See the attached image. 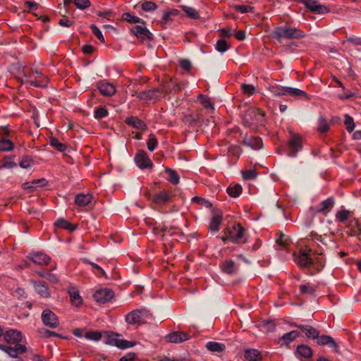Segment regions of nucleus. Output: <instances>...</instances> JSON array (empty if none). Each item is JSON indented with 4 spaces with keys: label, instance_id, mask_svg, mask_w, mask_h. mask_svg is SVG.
Instances as JSON below:
<instances>
[{
    "label": "nucleus",
    "instance_id": "338daca9",
    "mask_svg": "<svg viewBox=\"0 0 361 361\" xmlns=\"http://www.w3.org/2000/svg\"><path fill=\"white\" fill-rule=\"evenodd\" d=\"M257 176L255 171L252 169L243 171V177L245 180H253L256 178Z\"/></svg>",
    "mask_w": 361,
    "mask_h": 361
},
{
    "label": "nucleus",
    "instance_id": "0e129e2a",
    "mask_svg": "<svg viewBox=\"0 0 361 361\" xmlns=\"http://www.w3.org/2000/svg\"><path fill=\"white\" fill-rule=\"evenodd\" d=\"M87 339L92 341H99L102 338V333L100 331H90L85 335Z\"/></svg>",
    "mask_w": 361,
    "mask_h": 361
},
{
    "label": "nucleus",
    "instance_id": "13d9d810",
    "mask_svg": "<svg viewBox=\"0 0 361 361\" xmlns=\"http://www.w3.org/2000/svg\"><path fill=\"white\" fill-rule=\"evenodd\" d=\"M345 125L346 126V130L349 133H352L355 129V123L353 118L348 114L345 116Z\"/></svg>",
    "mask_w": 361,
    "mask_h": 361
},
{
    "label": "nucleus",
    "instance_id": "603ef678",
    "mask_svg": "<svg viewBox=\"0 0 361 361\" xmlns=\"http://www.w3.org/2000/svg\"><path fill=\"white\" fill-rule=\"evenodd\" d=\"M183 11L190 18L198 19L200 18L198 11L192 7L183 6Z\"/></svg>",
    "mask_w": 361,
    "mask_h": 361
},
{
    "label": "nucleus",
    "instance_id": "4be33fe9",
    "mask_svg": "<svg viewBox=\"0 0 361 361\" xmlns=\"http://www.w3.org/2000/svg\"><path fill=\"white\" fill-rule=\"evenodd\" d=\"M166 338L169 342L178 343L188 340L190 336L183 331H175L168 334Z\"/></svg>",
    "mask_w": 361,
    "mask_h": 361
},
{
    "label": "nucleus",
    "instance_id": "72a5a7b5",
    "mask_svg": "<svg viewBox=\"0 0 361 361\" xmlns=\"http://www.w3.org/2000/svg\"><path fill=\"white\" fill-rule=\"evenodd\" d=\"M205 347L208 350L214 353H221L226 349V346L224 343L215 341L207 342Z\"/></svg>",
    "mask_w": 361,
    "mask_h": 361
},
{
    "label": "nucleus",
    "instance_id": "052dcab7",
    "mask_svg": "<svg viewBox=\"0 0 361 361\" xmlns=\"http://www.w3.org/2000/svg\"><path fill=\"white\" fill-rule=\"evenodd\" d=\"M108 111L105 107H99L94 111V118L97 119L102 118L108 116Z\"/></svg>",
    "mask_w": 361,
    "mask_h": 361
},
{
    "label": "nucleus",
    "instance_id": "c756f323",
    "mask_svg": "<svg viewBox=\"0 0 361 361\" xmlns=\"http://www.w3.org/2000/svg\"><path fill=\"white\" fill-rule=\"evenodd\" d=\"M184 123L189 126H193L197 123H200L203 121V118L200 114H188L185 115L183 118Z\"/></svg>",
    "mask_w": 361,
    "mask_h": 361
},
{
    "label": "nucleus",
    "instance_id": "864d4df0",
    "mask_svg": "<svg viewBox=\"0 0 361 361\" xmlns=\"http://www.w3.org/2000/svg\"><path fill=\"white\" fill-rule=\"evenodd\" d=\"M73 4L80 10H85L91 6L90 0H74Z\"/></svg>",
    "mask_w": 361,
    "mask_h": 361
},
{
    "label": "nucleus",
    "instance_id": "39448f33",
    "mask_svg": "<svg viewBox=\"0 0 361 361\" xmlns=\"http://www.w3.org/2000/svg\"><path fill=\"white\" fill-rule=\"evenodd\" d=\"M300 2L314 14H325L331 11L329 7L321 4L317 0H300Z\"/></svg>",
    "mask_w": 361,
    "mask_h": 361
},
{
    "label": "nucleus",
    "instance_id": "a211bd4d",
    "mask_svg": "<svg viewBox=\"0 0 361 361\" xmlns=\"http://www.w3.org/2000/svg\"><path fill=\"white\" fill-rule=\"evenodd\" d=\"M97 89L99 90V92L105 97H111L116 92L115 86L113 84L107 82L104 80L99 81L97 83Z\"/></svg>",
    "mask_w": 361,
    "mask_h": 361
},
{
    "label": "nucleus",
    "instance_id": "37998d69",
    "mask_svg": "<svg viewBox=\"0 0 361 361\" xmlns=\"http://www.w3.org/2000/svg\"><path fill=\"white\" fill-rule=\"evenodd\" d=\"M350 226H352L351 235L357 236L360 239H361V226L358 220L355 219L351 222Z\"/></svg>",
    "mask_w": 361,
    "mask_h": 361
},
{
    "label": "nucleus",
    "instance_id": "6ab92c4d",
    "mask_svg": "<svg viewBox=\"0 0 361 361\" xmlns=\"http://www.w3.org/2000/svg\"><path fill=\"white\" fill-rule=\"evenodd\" d=\"M130 31L138 39H140L141 40H145L146 39H152V34L145 27H142L140 25H135L130 29Z\"/></svg>",
    "mask_w": 361,
    "mask_h": 361
},
{
    "label": "nucleus",
    "instance_id": "b1692460",
    "mask_svg": "<svg viewBox=\"0 0 361 361\" xmlns=\"http://www.w3.org/2000/svg\"><path fill=\"white\" fill-rule=\"evenodd\" d=\"M295 354L297 357H304L308 359L312 357L313 351L312 348L308 345L301 344L298 345Z\"/></svg>",
    "mask_w": 361,
    "mask_h": 361
},
{
    "label": "nucleus",
    "instance_id": "9b49d317",
    "mask_svg": "<svg viewBox=\"0 0 361 361\" xmlns=\"http://www.w3.org/2000/svg\"><path fill=\"white\" fill-rule=\"evenodd\" d=\"M223 220L222 212L219 209H212V216L209 221V229L212 232H217L219 231V226Z\"/></svg>",
    "mask_w": 361,
    "mask_h": 361
},
{
    "label": "nucleus",
    "instance_id": "09e8293b",
    "mask_svg": "<svg viewBox=\"0 0 361 361\" xmlns=\"http://www.w3.org/2000/svg\"><path fill=\"white\" fill-rule=\"evenodd\" d=\"M37 274L42 278H45L50 282L53 283H56L58 282V279L56 276L51 272H45V271H38Z\"/></svg>",
    "mask_w": 361,
    "mask_h": 361
},
{
    "label": "nucleus",
    "instance_id": "c9c22d12",
    "mask_svg": "<svg viewBox=\"0 0 361 361\" xmlns=\"http://www.w3.org/2000/svg\"><path fill=\"white\" fill-rule=\"evenodd\" d=\"M300 294H307L310 295H314L316 292L315 286L310 284V283L305 282L300 286Z\"/></svg>",
    "mask_w": 361,
    "mask_h": 361
},
{
    "label": "nucleus",
    "instance_id": "58836bf2",
    "mask_svg": "<svg viewBox=\"0 0 361 361\" xmlns=\"http://www.w3.org/2000/svg\"><path fill=\"white\" fill-rule=\"evenodd\" d=\"M49 145L61 152H65L67 148L65 144L60 142L59 140L54 137L49 138Z\"/></svg>",
    "mask_w": 361,
    "mask_h": 361
},
{
    "label": "nucleus",
    "instance_id": "a878e982",
    "mask_svg": "<svg viewBox=\"0 0 361 361\" xmlns=\"http://www.w3.org/2000/svg\"><path fill=\"white\" fill-rule=\"evenodd\" d=\"M244 357L245 361H262V359L261 353L254 348L245 350Z\"/></svg>",
    "mask_w": 361,
    "mask_h": 361
},
{
    "label": "nucleus",
    "instance_id": "a18cd8bd",
    "mask_svg": "<svg viewBox=\"0 0 361 361\" xmlns=\"http://www.w3.org/2000/svg\"><path fill=\"white\" fill-rule=\"evenodd\" d=\"M269 90L274 96L286 95V87L274 86L269 87Z\"/></svg>",
    "mask_w": 361,
    "mask_h": 361
},
{
    "label": "nucleus",
    "instance_id": "473e14b6",
    "mask_svg": "<svg viewBox=\"0 0 361 361\" xmlns=\"http://www.w3.org/2000/svg\"><path fill=\"white\" fill-rule=\"evenodd\" d=\"M286 95L302 97V98H305L306 100L310 99L309 95L305 91L298 89V88L286 87Z\"/></svg>",
    "mask_w": 361,
    "mask_h": 361
},
{
    "label": "nucleus",
    "instance_id": "680f3d73",
    "mask_svg": "<svg viewBox=\"0 0 361 361\" xmlns=\"http://www.w3.org/2000/svg\"><path fill=\"white\" fill-rule=\"evenodd\" d=\"M241 90L243 92L248 96L253 95L255 92V86L250 84H243L241 85Z\"/></svg>",
    "mask_w": 361,
    "mask_h": 361
},
{
    "label": "nucleus",
    "instance_id": "774afa93",
    "mask_svg": "<svg viewBox=\"0 0 361 361\" xmlns=\"http://www.w3.org/2000/svg\"><path fill=\"white\" fill-rule=\"evenodd\" d=\"M350 42L352 43L354 45H356V46H361V37H347L345 41H343V44L345 42Z\"/></svg>",
    "mask_w": 361,
    "mask_h": 361
},
{
    "label": "nucleus",
    "instance_id": "f3484780",
    "mask_svg": "<svg viewBox=\"0 0 361 361\" xmlns=\"http://www.w3.org/2000/svg\"><path fill=\"white\" fill-rule=\"evenodd\" d=\"M316 339L317 345H328L329 348H332L334 352H339L338 345L331 336L329 335H319L318 337L316 338Z\"/></svg>",
    "mask_w": 361,
    "mask_h": 361
},
{
    "label": "nucleus",
    "instance_id": "f8f14e48",
    "mask_svg": "<svg viewBox=\"0 0 361 361\" xmlns=\"http://www.w3.org/2000/svg\"><path fill=\"white\" fill-rule=\"evenodd\" d=\"M136 165L141 169L152 168L153 164L145 151H138L134 157Z\"/></svg>",
    "mask_w": 361,
    "mask_h": 361
},
{
    "label": "nucleus",
    "instance_id": "ea45409f",
    "mask_svg": "<svg viewBox=\"0 0 361 361\" xmlns=\"http://www.w3.org/2000/svg\"><path fill=\"white\" fill-rule=\"evenodd\" d=\"M165 172L169 175V180L173 185H177L179 183L180 177L178 173L171 169L166 168Z\"/></svg>",
    "mask_w": 361,
    "mask_h": 361
},
{
    "label": "nucleus",
    "instance_id": "2eb2a0df",
    "mask_svg": "<svg viewBox=\"0 0 361 361\" xmlns=\"http://www.w3.org/2000/svg\"><path fill=\"white\" fill-rule=\"evenodd\" d=\"M288 148L290 151L288 156L290 157H295L300 149L302 147L301 137L295 134L291 135L290 139L288 141Z\"/></svg>",
    "mask_w": 361,
    "mask_h": 361
},
{
    "label": "nucleus",
    "instance_id": "423d86ee",
    "mask_svg": "<svg viewBox=\"0 0 361 361\" xmlns=\"http://www.w3.org/2000/svg\"><path fill=\"white\" fill-rule=\"evenodd\" d=\"M106 344L116 346L120 349H127L129 348H132L135 345V342L128 341L123 339H120L118 338V334L114 333H106V341H105Z\"/></svg>",
    "mask_w": 361,
    "mask_h": 361
},
{
    "label": "nucleus",
    "instance_id": "cd10ccee",
    "mask_svg": "<svg viewBox=\"0 0 361 361\" xmlns=\"http://www.w3.org/2000/svg\"><path fill=\"white\" fill-rule=\"evenodd\" d=\"M126 123L138 130H145L147 126L143 121L136 116H130L126 119Z\"/></svg>",
    "mask_w": 361,
    "mask_h": 361
},
{
    "label": "nucleus",
    "instance_id": "aec40b11",
    "mask_svg": "<svg viewBox=\"0 0 361 361\" xmlns=\"http://www.w3.org/2000/svg\"><path fill=\"white\" fill-rule=\"evenodd\" d=\"M4 340L8 343L15 344L22 341V334L16 329H10L3 334Z\"/></svg>",
    "mask_w": 361,
    "mask_h": 361
},
{
    "label": "nucleus",
    "instance_id": "5fc2aeb1",
    "mask_svg": "<svg viewBox=\"0 0 361 361\" xmlns=\"http://www.w3.org/2000/svg\"><path fill=\"white\" fill-rule=\"evenodd\" d=\"M192 201L197 202L198 204L202 205L206 208H212V203L207 199L195 196L192 198Z\"/></svg>",
    "mask_w": 361,
    "mask_h": 361
},
{
    "label": "nucleus",
    "instance_id": "bb28decb",
    "mask_svg": "<svg viewBox=\"0 0 361 361\" xmlns=\"http://www.w3.org/2000/svg\"><path fill=\"white\" fill-rule=\"evenodd\" d=\"M68 293L69 294L71 302L73 305L78 307L82 303V299L80 295L78 290L76 288H69Z\"/></svg>",
    "mask_w": 361,
    "mask_h": 361
},
{
    "label": "nucleus",
    "instance_id": "e2e57ef3",
    "mask_svg": "<svg viewBox=\"0 0 361 361\" xmlns=\"http://www.w3.org/2000/svg\"><path fill=\"white\" fill-rule=\"evenodd\" d=\"M157 145H158L157 139L154 135L151 136L147 142V149L150 152L154 151L155 149V148L157 147Z\"/></svg>",
    "mask_w": 361,
    "mask_h": 361
},
{
    "label": "nucleus",
    "instance_id": "f704fd0d",
    "mask_svg": "<svg viewBox=\"0 0 361 361\" xmlns=\"http://www.w3.org/2000/svg\"><path fill=\"white\" fill-rule=\"evenodd\" d=\"M222 271L228 274H233L237 271V266L231 259L226 260L222 267Z\"/></svg>",
    "mask_w": 361,
    "mask_h": 361
},
{
    "label": "nucleus",
    "instance_id": "4d7b16f0",
    "mask_svg": "<svg viewBox=\"0 0 361 361\" xmlns=\"http://www.w3.org/2000/svg\"><path fill=\"white\" fill-rule=\"evenodd\" d=\"M229 48L227 42L225 39H219L216 44V49L221 53L226 51Z\"/></svg>",
    "mask_w": 361,
    "mask_h": 361
},
{
    "label": "nucleus",
    "instance_id": "7c9ffc66",
    "mask_svg": "<svg viewBox=\"0 0 361 361\" xmlns=\"http://www.w3.org/2000/svg\"><path fill=\"white\" fill-rule=\"evenodd\" d=\"M312 257L314 258V262L311 263V265L314 267V269L319 271L321 270L325 264V259L322 252L316 254L312 250Z\"/></svg>",
    "mask_w": 361,
    "mask_h": 361
},
{
    "label": "nucleus",
    "instance_id": "f257e3e1",
    "mask_svg": "<svg viewBox=\"0 0 361 361\" xmlns=\"http://www.w3.org/2000/svg\"><path fill=\"white\" fill-rule=\"evenodd\" d=\"M270 36L272 39L281 42L283 39H300L305 37L306 34L302 30L288 24L277 26L273 29Z\"/></svg>",
    "mask_w": 361,
    "mask_h": 361
},
{
    "label": "nucleus",
    "instance_id": "6e6552de",
    "mask_svg": "<svg viewBox=\"0 0 361 361\" xmlns=\"http://www.w3.org/2000/svg\"><path fill=\"white\" fill-rule=\"evenodd\" d=\"M163 94V90L159 88H154L145 91H135L133 96H135L142 101H153L155 102Z\"/></svg>",
    "mask_w": 361,
    "mask_h": 361
},
{
    "label": "nucleus",
    "instance_id": "ddd939ff",
    "mask_svg": "<svg viewBox=\"0 0 361 361\" xmlns=\"http://www.w3.org/2000/svg\"><path fill=\"white\" fill-rule=\"evenodd\" d=\"M335 204V199L333 197H328L327 199L321 202V203L312 208L314 214L328 213L329 212Z\"/></svg>",
    "mask_w": 361,
    "mask_h": 361
},
{
    "label": "nucleus",
    "instance_id": "49530a36",
    "mask_svg": "<svg viewBox=\"0 0 361 361\" xmlns=\"http://www.w3.org/2000/svg\"><path fill=\"white\" fill-rule=\"evenodd\" d=\"M198 100L205 108H211L214 109V104L212 102L211 99L204 94L198 96Z\"/></svg>",
    "mask_w": 361,
    "mask_h": 361
},
{
    "label": "nucleus",
    "instance_id": "79ce46f5",
    "mask_svg": "<svg viewBox=\"0 0 361 361\" xmlns=\"http://www.w3.org/2000/svg\"><path fill=\"white\" fill-rule=\"evenodd\" d=\"M227 193L232 197H238L242 192V187L239 184H235L233 186L228 187Z\"/></svg>",
    "mask_w": 361,
    "mask_h": 361
},
{
    "label": "nucleus",
    "instance_id": "de8ad7c7",
    "mask_svg": "<svg viewBox=\"0 0 361 361\" xmlns=\"http://www.w3.org/2000/svg\"><path fill=\"white\" fill-rule=\"evenodd\" d=\"M329 126L326 121V120L323 117L320 116L318 120V130L320 133H326L329 130Z\"/></svg>",
    "mask_w": 361,
    "mask_h": 361
},
{
    "label": "nucleus",
    "instance_id": "1a4fd4ad",
    "mask_svg": "<svg viewBox=\"0 0 361 361\" xmlns=\"http://www.w3.org/2000/svg\"><path fill=\"white\" fill-rule=\"evenodd\" d=\"M42 322L50 329H56L59 325L58 316L49 309H45L41 314Z\"/></svg>",
    "mask_w": 361,
    "mask_h": 361
},
{
    "label": "nucleus",
    "instance_id": "c03bdc74",
    "mask_svg": "<svg viewBox=\"0 0 361 361\" xmlns=\"http://www.w3.org/2000/svg\"><path fill=\"white\" fill-rule=\"evenodd\" d=\"M157 5L152 1H145L141 4V8L146 12H152L157 8Z\"/></svg>",
    "mask_w": 361,
    "mask_h": 361
},
{
    "label": "nucleus",
    "instance_id": "bf43d9fd",
    "mask_svg": "<svg viewBox=\"0 0 361 361\" xmlns=\"http://www.w3.org/2000/svg\"><path fill=\"white\" fill-rule=\"evenodd\" d=\"M234 9L241 13H245L248 12H253L254 8L248 5H235Z\"/></svg>",
    "mask_w": 361,
    "mask_h": 361
},
{
    "label": "nucleus",
    "instance_id": "e433bc0d",
    "mask_svg": "<svg viewBox=\"0 0 361 361\" xmlns=\"http://www.w3.org/2000/svg\"><path fill=\"white\" fill-rule=\"evenodd\" d=\"M121 17L123 20L127 21L129 23H140L142 25L145 24L144 20L131 14L130 13H123Z\"/></svg>",
    "mask_w": 361,
    "mask_h": 361
},
{
    "label": "nucleus",
    "instance_id": "4468645a",
    "mask_svg": "<svg viewBox=\"0 0 361 361\" xmlns=\"http://www.w3.org/2000/svg\"><path fill=\"white\" fill-rule=\"evenodd\" d=\"M33 263L39 266L47 265L51 261V257L42 252H34L27 257Z\"/></svg>",
    "mask_w": 361,
    "mask_h": 361
},
{
    "label": "nucleus",
    "instance_id": "9d476101",
    "mask_svg": "<svg viewBox=\"0 0 361 361\" xmlns=\"http://www.w3.org/2000/svg\"><path fill=\"white\" fill-rule=\"evenodd\" d=\"M114 296V292L109 288H100L97 290L94 295V299L99 303H106L109 302Z\"/></svg>",
    "mask_w": 361,
    "mask_h": 361
},
{
    "label": "nucleus",
    "instance_id": "a19ab883",
    "mask_svg": "<svg viewBox=\"0 0 361 361\" xmlns=\"http://www.w3.org/2000/svg\"><path fill=\"white\" fill-rule=\"evenodd\" d=\"M350 212L348 210L342 209L336 214V220L340 223H345L350 217Z\"/></svg>",
    "mask_w": 361,
    "mask_h": 361
},
{
    "label": "nucleus",
    "instance_id": "3c124183",
    "mask_svg": "<svg viewBox=\"0 0 361 361\" xmlns=\"http://www.w3.org/2000/svg\"><path fill=\"white\" fill-rule=\"evenodd\" d=\"M13 148V142L8 139H2L0 140V151H10Z\"/></svg>",
    "mask_w": 361,
    "mask_h": 361
},
{
    "label": "nucleus",
    "instance_id": "f03ea898",
    "mask_svg": "<svg viewBox=\"0 0 361 361\" xmlns=\"http://www.w3.org/2000/svg\"><path fill=\"white\" fill-rule=\"evenodd\" d=\"M223 232L228 233L230 242L232 243H245L247 241L245 238V229L239 223H235L225 228Z\"/></svg>",
    "mask_w": 361,
    "mask_h": 361
},
{
    "label": "nucleus",
    "instance_id": "c85d7f7f",
    "mask_svg": "<svg viewBox=\"0 0 361 361\" xmlns=\"http://www.w3.org/2000/svg\"><path fill=\"white\" fill-rule=\"evenodd\" d=\"M92 200V196L90 194H78L75 197V204L78 207H85L88 205Z\"/></svg>",
    "mask_w": 361,
    "mask_h": 361
},
{
    "label": "nucleus",
    "instance_id": "393cba45",
    "mask_svg": "<svg viewBox=\"0 0 361 361\" xmlns=\"http://www.w3.org/2000/svg\"><path fill=\"white\" fill-rule=\"evenodd\" d=\"M243 143L254 149H259L262 147L263 143L261 138L258 137L246 136Z\"/></svg>",
    "mask_w": 361,
    "mask_h": 361
},
{
    "label": "nucleus",
    "instance_id": "412c9836",
    "mask_svg": "<svg viewBox=\"0 0 361 361\" xmlns=\"http://www.w3.org/2000/svg\"><path fill=\"white\" fill-rule=\"evenodd\" d=\"M293 326L299 328L305 334V336L310 339L315 340L319 334L318 330L310 325L295 324Z\"/></svg>",
    "mask_w": 361,
    "mask_h": 361
},
{
    "label": "nucleus",
    "instance_id": "7ed1b4c3",
    "mask_svg": "<svg viewBox=\"0 0 361 361\" xmlns=\"http://www.w3.org/2000/svg\"><path fill=\"white\" fill-rule=\"evenodd\" d=\"M32 73L35 74H39L40 76L39 79H32L30 76L24 74L23 77L20 79L21 84H29L30 86L35 87H46L49 83V78L47 76L42 74V72L37 69H31Z\"/></svg>",
    "mask_w": 361,
    "mask_h": 361
},
{
    "label": "nucleus",
    "instance_id": "20e7f679",
    "mask_svg": "<svg viewBox=\"0 0 361 361\" xmlns=\"http://www.w3.org/2000/svg\"><path fill=\"white\" fill-rule=\"evenodd\" d=\"M145 195L152 201V203L157 205H164L170 202L172 200L173 195L171 191L161 190L151 195L147 192Z\"/></svg>",
    "mask_w": 361,
    "mask_h": 361
},
{
    "label": "nucleus",
    "instance_id": "0eeeda50",
    "mask_svg": "<svg viewBox=\"0 0 361 361\" xmlns=\"http://www.w3.org/2000/svg\"><path fill=\"white\" fill-rule=\"evenodd\" d=\"M148 316L149 311L147 310H135L126 316V322L130 325L140 324L143 323Z\"/></svg>",
    "mask_w": 361,
    "mask_h": 361
},
{
    "label": "nucleus",
    "instance_id": "dca6fc26",
    "mask_svg": "<svg viewBox=\"0 0 361 361\" xmlns=\"http://www.w3.org/2000/svg\"><path fill=\"white\" fill-rule=\"evenodd\" d=\"M311 252L312 249H309L307 251L301 250L295 258L296 263L300 267L311 265V263L314 262Z\"/></svg>",
    "mask_w": 361,
    "mask_h": 361
},
{
    "label": "nucleus",
    "instance_id": "6e6d98bb",
    "mask_svg": "<svg viewBox=\"0 0 361 361\" xmlns=\"http://www.w3.org/2000/svg\"><path fill=\"white\" fill-rule=\"evenodd\" d=\"M0 350L7 353L10 357L13 358L17 357V353L16 352L14 347L0 344Z\"/></svg>",
    "mask_w": 361,
    "mask_h": 361
},
{
    "label": "nucleus",
    "instance_id": "8fccbe9b",
    "mask_svg": "<svg viewBox=\"0 0 361 361\" xmlns=\"http://www.w3.org/2000/svg\"><path fill=\"white\" fill-rule=\"evenodd\" d=\"M34 164L33 159L28 156H24L22 157L19 165L23 169H29Z\"/></svg>",
    "mask_w": 361,
    "mask_h": 361
},
{
    "label": "nucleus",
    "instance_id": "5701e85b",
    "mask_svg": "<svg viewBox=\"0 0 361 361\" xmlns=\"http://www.w3.org/2000/svg\"><path fill=\"white\" fill-rule=\"evenodd\" d=\"M34 288L36 292L42 298H49L51 297L50 292L45 282L38 281L34 282Z\"/></svg>",
    "mask_w": 361,
    "mask_h": 361
},
{
    "label": "nucleus",
    "instance_id": "2f4dec72",
    "mask_svg": "<svg viewBox=\"0 0 361 361\" xmlns=\"http://www.w3.org/2000/svg\"><path fill=\"white\" fill-rule=\"evenodd\" d=\"M299 334L297 331H291L288 333L283 334L282 336L279 338V342L281 345H288L292 341H293L297 337H298Z\"/></svg>",
    "mask_w": 361,
    "mask_h": 361
},
{
    "label": "nucleus",
    "instance_id": "69168bd1",
    "mask_svg": "<svg viewBox=\"0 0 361 361\" xmlns=\"http://www.w3.org/2000/svg\"><path fill=\"white\" fill-rule=\"evenodd\" d=\"M90 29L93 34L102 42H104V37L101 30L95 25H91Z\"/></svg>",
    "mask_w": 361,
    "mask_h": 361
},
{
    "label": "nucleus",
    "instance_id": "4c0bfd02",
    "mask_svg": "<svg viewBox=\"0 0 361 361\" xmlns=\"http://www.w3.org/2000/svg\"><path fill=\"white\" fill-rule=\"evenodd\" d=\"M54 226L68 231H74L75 229V226L71 224L68 221L62 218L58 219L54 223Z\"/></svg>",
    "mask_w": 361,
    "mask_h": 361
}]
</instances>
